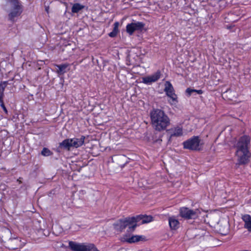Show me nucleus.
Segmentation results:
<instances>
[{
	"label": "nucleus",
	"instance_id": "dca6fc26",
	"mask_svg": "<svg viewBox=\"0 0 251 251\" xmlns=\"http://www.w3.org/2000/svg\"><path fill=\"white\" fill-rule=\"evenodd\" d=\"M69 64L67 63L60 65H55L56 73L59 75H63L67 72V69L69 67Z\"/></svg>",
	"mask_w": 251,
	"mask_h": 251
},
{
	"label": "nucleus",
	"instance_id": "f8f14e48",
	"mask_svg": "<svg viewBox=\"0 0 251 251\" xmlns=\"http://www.w3.org/2000/svg\"><path fill=\"white\" fill-rule=\"evenodd\" d=\"M160 75L161 73L159 71H158L150 76L143 77V82L147 84L154 82L158 80L160 77Z\"/></svg>",
	"mask_w": 251,
	"mask_h": 251
},
{
	"label": "nucleus",
	"instance_id": "aec40b11",
	"mask_svg": "<svg viewBox=\"0 0 251 251\" xmlns=\"http://www.w3.org/2000/svg\"><path fill=\"white\" fill-rule=\"evenodd\" d=\"M169 223L170 227L172 229H176L178 227L179 222L174 217H170L169 219Z\"/></svg>",
	"mask_w": 251,
	"mask_h": 251
},
{
	"label": "nucleus",
	"instance_id": "6e6552de",
	"mask_svg": "<svg viewBox=\"0 0 251 251\" xmlns=\"http://www.w3.org/2000/svg\"><path fill=\"white\" fill-rule=\"evenodd\" d=\"M198 209L193 210L187 207H182L180 209V216L186 219H195L198 216Z\"/></svg>",
	"mask_w": 251,
	"mask_h": 251
},
{
	"label": "nucleus",
	"instance_id": "b1692460",
	"mask_svg": "<svg viewBox=\"0 0 251 251\" xmlns=\"http://www.w3.org/2000/svg\"><path fill=\"white\" fill-rule=\"evenodd\" d=\"M194 92L197 93L198 94L200 95L203 93V91L201 90H197L191 88H188L185 91V93L188 96H190Z\"/></svg>",
	"mask_w": 251,
	"mask_h": 251
},
{
	"label": "nucleus",
	"instance_id": "a878e982",
	"mask_svg": "<svg viewBox=\"0 0 251 251\" xmlns=\"http://www.w3.org/2000/svg\"><path fill=\"white\" fill-rule=\"evenodd\" d=\"M52 152L48 148H44L41 151V155L45 156H49L52 155Z\"/></svg>",
	"mask_w": 251,
	"mask_h": 251
},
{
	"label": "nucleus",
	"instance_id": "7c9ffc66",
	"mask_svg": "<svg viewBox=\"0 0 251 251\" xmlns=\"http://www.w3.org/2000/svg\"><path fill=\"white\" fill-rule=\"evenodd\" d=\"M49 8V7H46V11L47 12H48Z\"/></svg>",
	"mask_w": 251,
	"mask_h": 251
},
{
	"label": "nucleus",
	"instance_id": "473e14b6",
	"mask_svg": "<svg viewBox=\"0 0 251 251\" xmlns=\"http://www.w3.org/2000/svg\"><path fill=\"white\" fill-rule=\"evenodd\" d=\"M230 16H233V14H231V15H230Z\"/></svg>",
	"mask_w": 251,
	"mask_h": 251
},
{
	"label": "nucleus",
	"instance_id": "20e7f679",
	"mask_svg": "<svg viewBox=\"0 0 251 251\" xmlns=\"http://www.w3.org/2000/svg\"><path fill=\"white\" fill-rule=\"evenodd\" d=\"M135 220V217L120 219L113 224V226L114 228L118 231H121L126 227H128L129 231H133L137 226Z\"/></svg>",
	"mask_w": 251,
	"mask_h": 251
},
{
	"label": "nucleus",
	"instance_id": "bb28decb",
	"mask_svg": "<svg viewBox=\"0 0 251 251\" xmlns=\"http://www.w3.org/2000/svg\"><path fill=\"white\" fill-rule=\"evenodd\" d=\"M225 226L224 230H221V229H220V231L221 233L222 234H223V235H226V234H227V233L228 232L229 226H228V223L226 222L225 224V226Z\"/></svg>",
	"mask_w": 251,
	"mask_h": 251
},
{
	"label": "nucleus",
	"instance_id": "ddd939ff",
	"mask_svg": "<svg viewBox=\"0 0 251 251\" xmlns=\"http://www.w3.org/2000/svg\"><path fill=\"white\" fill-rule=\"evenodd\" d=\"M223 96L229 100H234L238 97V93L234 88H230L223 93Z\"/></svg>",
	"mask_w": 251,
	"mask_h": 251
},
{
	"label": "nucleus",
	"instance_id": "2f4dec72",
	"mask_svg": "<svg viewBox=\"0 0 251 251\" xmlns=\"http://www.w3.org/2000/svg\"><path fill=\"white\" fill-rule=\"evenodd\" d=\"M17 181L19 182V183H21V181L19 179H17Z\"/></svg>",
	"mask_w": 251,
	"mask_h": 251
},
{
	"label": "nucleus",
	"instance_id": "5701e85b",
	"mask_svg": "<svg viewBox=\"0 0 251 251\" xmlns=\"http://www.w3.org/2000/svg\"><path fill=\"white\" fill-rule=\"evenodd\" d=\"M84 6L79 3H75L72 7V12L73 13H77L84 8Z\"/></svg>",
	"mask_w": 251,
	"mask_h": 251
},
{
	"label": "nucleus",
	"instance_id": "423d86ee",
	"mask_svg": "<svg viewBox=\"0 0 251 251\" xmlns=\"http://www.w3.org/2000/svg\"><path fill=\"white\" fill-rule=\"evenodd\" d=\"M13 5V8L8 15L9 20L12 22L15 21V18L19 16L23 11L22 5L19 0H6Z\"/></svg>",
	"mask_w": 251,
	"mask_h": 251
},
{
	"label": "nucleus",
	"instance_id": "6ab92c4d",
	"mask_svg": "<svg viewBox=\"0 0 251 251\" xmlns=\"http://www.w3.org/2000/svg\"><path fill=\"white\" fill-rule=\"evenodd\" d=\"M210 222L211 226L215 227L218 226L220 222V218L218 215H211L209 216Z\"/></svg>",
	"mask_w": 251,
	"mask_h": 251
},
{
	"label": "nucleus",
	"instance_id": "2eb2a0df",
	"mask_svg": "<svg viewBox=\"0 0 251 251\" xmlns=\"http://www.w3.org/2000/svg\"><path fill=\"white\" fill-rule=\"evenodd\" d=\"M242 220L245 223L244 227L249 231H251V216L248 214L242 216Z\"/></svg>",
	"mask_w": 251,
	"mask_h": 251
},
{
	"label": "nucleus",
	"instance_id": "7ed1b4c3",
	"mask_svg": "<svg viewBox=\"0 0 251 251\" xmlns=\"http://www.w3.org/2000/svg\"><path fill=\"white\" fill-rule=\"evenodd\" d=\"M85 137L81 136L80 138H74L65 139L59 144L58 149H63L69 151L72 148H77L84 143Z\"/></svg>",
	"mask_w": 251,
	"mask_h": 251
},
{
	"label": "nucleus",
	"instance_id": "4be33fe9",
	"mask_svg": "<svg viewBox=\"0 0 251 251\" xmlns=\"http://www.w3.org/2000/svg\"><path fill=\"white\" fill-rule=\"evenodd\" d=\"M119 24L118 22H115L114 24V28L112 32L109 33V36L111 37H115L116 36L118 32H119L118 26Z\"/></svg>",
	"mask_w": 251,
	"mask_h": 251
},
{
	"label": "nucleus",
	"instance_id": "9d476101",
	"mask_svg": "<svg viewBox=\"0 0 251 251\" xmlns=\"http://www.w3.org/2000/svg\"><path fill=\"white\" fill-rule=\"evenodd\" d=\"M167 132L169 135V140L170 141L173 137L182 136L183 135V129L182 127L176 126L167 130Z\"/></svg>",
	"mask_w": 251,
	"mask_h": 251
},
{
	"label": "nucleus",
	"instance_id": "f03ea898",
	"mask_svg": "<svg viewBox=\"0 0 251 251\" xmlns=\"http://www.w3.org/2000/svg\"><path fill=\"white\" fill-rule=\"evenodd\" d=\"M250 141L251 138L248 135H243L239 139L235 147L237 157H250L249 151Z\"/></svg>",
	"mask_w": 251,
	"mask_h": 251
},
{
	"label": "nucleus",
	"instance_id": "f3484780",
	"mask_svg": "<svg viewBox=\"0 0 251 251\" xmlns=\"http://www.w3.org/2000/svg\"><path fill=\"white\" fill-rule=\"evenodd\" d=\"M22 246V243L20 240L19 239H11L10 241L9 248L11 250H14L18 249V247Z\"/></svg>",
	"mask_w": 251,
	"mask_h": 251
},
{
	"label": "nucleus",
	"instance_id": "c85d7f7f",
	"mask_svg": "<svg viewBox=\"0 0 251 251\" xmlns=\"http://www.w3.org/2000/svg\"><path fill=\"white\" fill-rule=\"evenodd\" d=\"M0 106L2 108L3 110L5 112H7V110H6V108L4 104L3 101L2 100L1 102H0Z\"/></svg>",
	"mask_w": 251,
	"mask_h": 251
},
{
	"label": "nucleus",
	"instance_id": "a211bd4d",
	"mask_svg": "<svg viewBox=\"0 0 251 251\" xmlns=\"http://www.w3.org/2000/svg\"><path fill=\"white\" fill-rule=\"evenodd\" d=\"M143 238H144L143 236L132 235L129 237H127V236H126V238H125V239L126 242L129 243H132L141 241Z\"/></svg>",
	"mask_w": 251,
	"mask_h": 251
},
{
	"label": "nucleus",
	"instance_id": "9b49d317",
	"mask_svg": "<svg viewBox=\"0 0 251 251\" xmlns=\"http://www.w3.org/2000/svg\"><path fill=\"white\" fill-rule=\"evenodd\" d=\"M164 91L166 92V95L170 97L173 101H176L177 96L175 94L174 88L170 82H166Z\"/></svg>",
	"mask_w": 251,
	"mask_h": 251
},
{
	"label": "nucleus",
	"instance_id": "c756f323",
	"mask_svg": "<svg viewBox=\"0 0 251 251\" xmlns=\"http://www.w3.org/2000/svg\"><path fill=\"white\" fill-rule=\"evenodd\" d=\"M231 20L233 21V22H235L236 21H237L238 20V19H235V18H232Z\"/></svg>",
	"mask_w": 251,
	"mask_h": 251
},
{
	"label": "nucleus",
	"instance_id": "4468645a",
	"mask_svg": "<svg viewBox=\"0 0 251 251\" xmlns=\"http://www.w3.org/2000/svg\"><path fill=\"white\" fill-rule=\"evenodd\" d=\"M152 217L151 216H146V215H138L135 217V221H136V224L138 222L142 220V223L145 224L150 222L152 221Z\"/></svg>",
	"mask_w": 251,
	"mask_h": 251
},
{
	"label": "nucleus",
	"instance_id": "cd10ccee",
	"mask_svg": "<svg viewBox=\"0 0 251 251\" xmlns=\"http://www.w3.org/2000/svg\"><path fill=\"white\" fill-rule=\"evenodd\" d=\"M249 158H239L238 159V164L239 165L247 164L249 162Z\"/></svg>",
	"mask_w": 251,
	"mask_h": 251
},
{
	"label": "nucleus",
	"instance_id": "0eeeda50",
	"mask_svg": "<svg viewBox=\"0 0 251 251\" xmlns=\"http://www.w3.org/2000/svg\"><path fill=\"white\" fill-rule=\"evenodd\" d=\"M185 149L194 151H200L202 149V143L198 136H194L193 138L183 142Z\"/></svg>",
	"mask_w": 251,
	"mask_h": 251
},
{
	"label": "nucleus",
	"instance_id": "412c9836",
	"mask_svg": "<svg viewBox=\"0 0 251 251\" xmlns=\"http://www.w3.org/2000/svg\"><path fill=\"white\" fill-rule=\"evenodd\" d=\"M8 81H3L0 84V102L3 100V98L4 97V91L7 85Z\"/></svg>",
	"mask_w": 251,
	"mask_h": 251
},
{
	"label": "nucleus",
	"instance_id": "39448f33",
	"mask_svg": "<svg viewBox=\"0 0 251 251\" xmlns=\"http://www.w3.org/2000/svg\"><path fill=\"white\" fill-rule=\"evenodd\" d=\"M69 246L73 251H99L95 245L91 243L78 244L70 241Z\"/></svg>",
	"mask_w": 251,
	"mask_h": 251
},
{
	"label": "nucleus",
	"instance_id": "393cba45",
	"mask_svg": "<svg viewBox=\"0 0 251 251\" xmlns=\"http://www.w3.org/2000/svg\"><path fill=\"white\" fill-rule=\"evenodd\" d=\"M115 160H113V162H116L117 163V165H119L121 168H123L126 164V163H127V161L125 162L124 161H123L122 158H114Z\"/></svg>",
	"mask_w": 251,
	"mask_h": 251
},
{
	"label": "nucleus",
	"instance_id": "f257e3e1",
	"mask_svg": "<svg viewBox=\"0 0 251 251\" xmlns=\"http://www.w3.org/2000/svg\"><path fill=\"white\" fill-rule=\"evenodd\" d=\"M150 117L152 126L157 131L165 130L170 125V118L161 109H152L150 112Z\"/></svg>",
	"mask_w": 251,
	"mask_h": 251
},
{
	"label": "nucleus",
	"instance_id": "1a4fd4ad",
	"mask_svg": "<svg viewBox=\"0 0 251 251\" xmlns=\"http://www.w3.org/2000/svg\"><path fill=\"white\" fill-rule=\"evenodd\" d=\"M145 25V24L143 22H132L127 25L126 26V32L131 35L135 31L142 30Z\"/></svg>",
	"mask_w": 251,
	"mask_h": 251
}]
</instances>
